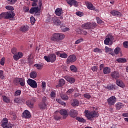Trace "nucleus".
Segmentation results:
<instances>
[{
    "instance_id": "f257e3e1",
    "label": "nucleus",
    "mask_w": 128,
    "mask_h": 128,
    "mask_svg": "<svg viewBox=\"0 0 128 128\" xmlns=\"http://www.w3.org/2000/svg\"><path fill=\"white\" fill-rule=\"evenodd\" d=\"M84 116L89 120H94V118H98L99 116L98 113L96 111L90 112L88 110H85L84 112Z\"/></svg>"
},
{
    "instance_id": "f03ea898",
    "label": "nucleus",
    "mask_w": 128,
    "mask_h": 128,
    "mask_svg": "<svg viewBox=\"0 0 128 128\" xmlns=\"http://www.w3.org/2000/svg\"><path fill=\"white\" fill-rule=\"evenodd\" d=\"M66 36L64 34L54 33L52 34L51 40L53 42H58V40H62Z\"/></svg>"
},
{
    "instance_id": "7ed1b4c3",
    "label": "nucleus",
    "mask_w": 128,
    "mask_h": 128,
    "mask_svg": "<svg viewBox=\"0 0 128 128\" xmlns=\"http://www.w3.org/2000/svg\"><path fill=\"white\" fill-rule=\"evenodd\" d=\"M42 0H39L38 4V6H35L36 7L32 8L30 10V14H38L40 10H42Z\"/></svg>"
},
{
    "instance_id": "20e7f679",
    "label": "nucleus",
    "mask_w": 128,
    "mask_h": 128,
    "mask_svg": "<svg viewBox=\"0 0 128 128\" xmlns=\"http://www.w3.org/2000/svg\"><path fill=\"white\" fill-rule=\"evenodd\" d=\"M44 58L47 62H54L56 60V56L54 54H50L48 56H44Z\"/></svg>"
},
{
    "instance_id": "39448f33",
    "label": "nucleus",
    "mask_w": 128,
    "mask_h": 128,
    "mask_svg": "<svg viewBox=\"0 0 128 128\" xmlns=\"http://www.w3.org/2000/svg\"><path fill=\"white\" fill-rule=\"evenodd\" d=\"M96 26V22H88L82 25V28L84 30H90V28H94Z\"/></svg>"
},
{
    "instance_id": "423d86ee",
    "label": "nucleus",
    "mask_w": 128,
    "mask_h": 128,
    "mask_svg": "<svg viewBox=\"0 0 128 128\" xmlns=\"http://www.w3.org/2000/svg\"><path fill=\"white\" fill-rule=\"evenodd\" d=\"M2 126L4 128H12V124L8 122V120L6 118H4L2 120Z\"/></svg>"
},
{
    "instance_id": "0eeeda50",
    "label": "nucleus",
    "mask_w": 128,
    "mask_h": 128,
    "mask_svg": "<svg viewBox=\"0 0 128 128\" xmlns=\"http://www.w3.org/2000/svg\"><path fill=\"white\" fill-rule=\"evenodd\" d=\"M27 84H28L33 88H38V83H36V80L32 79L29 78L27 80Z\"/></svg>"
},
{
    "instance_id": "6e6552de",
    "label": "nucleus",
    "mask_w": 128,
    "mask_h": 128,
    "mask_svg": "<svg viewBox=\"0 0 128 128\" xmlns=\"http://www.w3.org/2000/svg\"><path fill=\"white\" fill-rule=\"evenodd\" d=\"M116 102V98L114 96H112L107 100V102L108 106H114Z\"/></svg>"
},
{
    "instance_id": "1a4fd4ad",
    "label": "nucleus",
    "mask_w": 128,
    "mask_h": 128,
    "mask_svg": "<svg viewBox=\"0 0 128 128\" xmlns=\"http://www.w3.org/2000/svg\"><path fill=\"white\" fill-rule=\"evenodd\" d=\"M4 13L6 20H10V18H14V16H16V14L12 11L4 12Z\"/></svg>"
},
{
    "instance_id": "9d476101",
    "label": "nucleus",
    "mask_w": 128,
    "mask_h": 128,
    "mask_svg": "<svg viewBox=\"0 0 128 128\" xmlns=\"http://www.w3.org/2000/svg\"><path fill=\"white\" fill-rule=\"evenodd\" d=\"M76 60V56L75 55H70L66 59V62L68 64L74 62Z\"/></svg>"
},
{
    "instance_id": "9b49d317",
    "label": "nucleus",
    "mask_w": 128,
    "mask_h": 128,
    "mask_svg": "<svg viewBox=\"0 0 128 128\" xmlns=\"http://www.w3.org/2000/svg\"><path fill=\"white\" fill-rule=\"evenodd\" d=\"M34 102H36V99L32 98L31 100L26 101V104H27L29 108H34Z\"/></svg>"
},
{
    "instance_id": "f8f14e48",
    "label": "nucleus",
    "mask_w": 128,
    "mask_h": 128,
    "mask_svg": "<svg viewBox=\"0 0 128 128\" xmlns=\"http://www.w3.org/2000/svg\"><path fill=\"white\" fill-rule=\"evenodd\" d=\"M66 2L67 4H68L70 5V6H78V2L75 0H66Z\"/></svg>"
},
{
    "instance_id": "ddd939ff",
    "label": "nucleus",
    "mask_w": 128,
    "mask_h": 128,
    "mask_svg": "<svg viewBox=\"0 0 128 128\" xmlns=\"http://www.w3.org/2000/svg\"><path fill=\"white\" fill-rule=\"evenodd\" d=\"M14 82H15L16 84H18V82H20V85L22 86H24V79L22 78H16L14 80Z\"/></svg>"
},
{
    "instance_id": "4468645a",
    "label": "nucleus",
    "mask_w": 128,
    "mask_h": 128,
    "mask_svg": "<svg viewBox=\"0 0 128 128\" xmlns=\"http://www.w3.org/2000/svg\"><path fill=\"white\" fill-rule=\"evenodd\" d=\"M110 76L112 78H114L115 80H118V78H120V72L116 71L112 72Z\"/></svg>"
},
{
    "instance_id": "2eb2a0df",
    "label": "nucleus",
    "mask_w": 128,
    "mask_h": 128,
    "mask_svg": "<svg viewBox=\"0 0 128 128\" xmlns=\"http://www.w3.org/2000/svg\"><path fill=\"white\" fill-rule=\"evenodd\" d=\"M24 54L22 52H18V54H16L13 56V58L14 60H18L20 58H22Z\"/></svg>"
},
{
    "instance_id": "dca6fc26",
    "label": "nucleus",
    "mask_w": 128,
    "mask_h": 128,
    "mask_svg": "<svg viewBox=\"0 0 128 128\" xmlns=\"http://www.w3.org/2000/svg\"><path fill=\"white\" fill-rule=\"evenodd\" d=\"M86 4L88 10H95V12H98V9H96V8L92 4V3L88 2Z\"/></svg>"
},
{
    "instance_id": "f3484780",
    "label": "nucleus",
    "mask_w": 128,
    "mask_h": 128,
    "mask_svg": "<svg viewBox=\"0 0 128 128\" xmlns=\"http://www.w3.org/2000/svg\"><path fill=\"white\" fill-rule=\"evenodd\" d=\"M22 116L25 118H30L31 116L30 112L28 110H25L22 113Z\"/></svg>"
},
{
    "instance_id": "a211bd4d",
    "label": "nucleus",
    "mask_w": 128,
    "mask_h": 128,
    "mask_svg": "<svg viewBox=\"0 0 128 128\" xmlns=\"http://www.w3.org/2000/svg\"><path fill=\"white\" fill-rule=\"evenodd\" d=\"M63 14L64 11H62V8H57L55 10V14L58 16H62V14Z\"/></svg>"
},
{
    "instance_id": "6ab92c4d",
    "label": "nucleus",
    "mask_w": 128,
    "mask_h": 128,
    "mask_svg": "<svg viewBox=\"0 0 128 128\" xmlns=\"http://www.w3.org/2000/svg\"><path fill=\"white\" fill-rule=\"evenodd\" d=\"M64 78L67 80V82H68L70 84H74V82H76V80L74 78L70 77V76H64Z\"/></svg>"
},
{
    "instance_id": "aec40b11",
    "label": "nucleus",
    "mask_w": 128,
    "mask_h": 128,
    "mask_svg": "<svg viewBox=\"0 0 128 128\" xmlns=\"http://www.w3.org/2000/svg\"><path fill=\"white\" fill-rule=\"evenodd\" d=\"M52 20L56 26H60V20L58 17H55L52 18Z\"/></svg>"
},
{
    "instance_id": "412c9836",
    "label": "nucleus",
    "mask_w": 128,
    "mask_h": 128,
    "mask_svg": "<svg viewBox=\"0 0 128 128\" xmlns=\"http://www.w3.org/2000/svg\"><path fill=\"white\" fill-rule=\"evenodd\" d=\"M110 14L114 16H122V14L120 12L116 10H112L110 12Z\"/></svg>"
},
{
    "instance_id": "4be33fe9",
    "label": "nucleus",
    "mask_w": 128,
    "mask_h": 128,
    "mask_svg": "<svg viewBox=\"0 0 128 128\" xmlns=\"http://www.w3.org/2000/svg\"><path fill=\"white\" fill-rule=\"evenodd\" d=\"M60 114L63 116V118H66L68 116V111L66 109L61 110L60 111Z\"/></svg>"
},
{
    "instance_id": "5701e85b",
    "label": "nucleus",
    "mask_w": 128,
    "mask_h": 128,
    "mask_svg": "<svg viewBox=\"0 0 128 128\" xmlns=\"http://www.w3.org/2000/svg\"><path fill=\"white\" fill-rule=\"evenodd\" d=\"M78 112L74 110H71L70 112V116L72 118H76V116Z\"/></svg>"
},
{
    "instance_id": "b1692460",
    "label": "nucleus",
    "mask_w": 128,
    "mask_h": 128,
    "mask_svg": "<svg viewBox=\"0 0 128 128\" xmlns=\"http://www.w3.org/2000/svg\"><path fill=\"white\" fill-rule=\"evenodd\" d=\"M38 108L40 110H46V104L44 102H41L38 104Z\"/></svg>"
},
{
    "instance_id": "393cba45",
    "label": "nucleus",
    "mask_w": 128,
    "mask_h": 128,
    "mask_svg": "<svg viewBox=\"0 0 128 128\" xmlns=\"http://www.w3.org/2000/svg\"><path fill=\"white\" fill-rule=\"evenodd\" d=\"M30 76L31 78H36L38 76V73L36 72L32 71L30 72Z\"/></svg>"
},
{
    "instance_id": "a878e982",
    "label": "nucleus",
    "mask_w": 128,
    "mask_h": 128,
    "mask_svg": "<svg viewBox=\"0 0 128 128\" xmlns=\"http://www.w3.org/2000/svg\"><path fill=\"white\" fill-rule=\"evenodd\" d=\"M103 72L104 74H108L110 73V68L108 67H105L103 68Z\"/></svg>"
},
{
    "instance_id": "bb28decb",
    "label": "nucleus",
    "mask_w": 128,
    "mask_h": 128,
    "mask_svg": "<svg viewBox=\"0 0 128 128\" xmlns=\"http://www.w3.org/2000/svg\"><path fill=\"white\" fill-rule=\"evenodd\" d=\"M124 104L120 102L116 104V110H120V108H124Z\"/></svg>"
},
{
    "instance_id": "cd10ccee",
    "label": "nucleus",
    "mask_w": 128,
    "mask_h": 128,
    "mask_svg": "<svg viewBox=\"0 0 128 128\" xmlns=\"http://www.w3.org/2000/svg\"><path fill=\"white\" fill-rule=\"evenodd\" d=\"M116 84L117 86H120V88H124V84L120 80H117L116 81Z\"/></svg>"
},
{
    "instance_id": "c85d7f7f",
    "label": "nucleus",
    "mask_w": 128,
    "mask_h": 128,
    "mask_svg": "<svg viewBox=\"0 0 128 128\" xmlns=\"http://www.w3.org/2000/svg\"><path fill=\"white\" fill-rule=\"evenodd\" d=\"M78 104H80V102L76 99H74L72 103V106H78Z\"/></svg>"
},
{
    "instance_id": "c756f323",
    "label": "nucleus",
    "mask_w": 128,
    "mask_h": 128,
    "mask_svg": "<svg viewBox=\"0 0 128 128\" xmlns=\"http://www.w3.org/2000/svg\"><path fill=\"white\" fill-rule=\"evenodd\" d=\"M70 70L72 72H78V68H76V66L74 65L70 66Z\"/></svg>"
},
{
    "instance_id": "7c9ffc66",
    "label": "nucleus",
    "mask_w": 128,
    "mask_h": 128,
    "mask_svg": "<svg viewBox=\"0 0 128 128\" xmlns=\"http://www.w3.org/2000/svg\"><path fill=\"white\" fill-rule=\"evenodd\" d=\"M116 62H119L120 64H124V62H126V58H119L116 59Z\"/></svg>"
},
{
    "instance_id": "2f4dec72",
    "label": "nucleus",
    "mask_w": 128,
    "mask_h": 128,
    "mask_svg": "<svg viewBox=\"0 0 128 128\" xmlns=\"http://www.w3.org/2000/svg\"><path fill=\"white\" fill-rule=\"evenodd\" d=\"M66 84V81L64 79H60L59 81V84L57 85L56 88H59V86H62Z\"/></svg>"
},
{
    "instance_id": "473e14b6",
    "label": "nucleus",
    "mask_w": 128,
    "mask_h": 128,
    "mask_svg": "<svg viewBox=\"0 0 128 128\" xmlns=\"http://www.w3.org/2000/svg\"><path fill=\"white\" fill-rule=\"evenodd\" d=\"M2 100L6 104H8L10 102V98L8 97H7L6 96H2Z\"/></svg>"
},
{
    "instance_id": "72a5a7b5",
    "label": "nucleus",
    "mask_w": 128,
    "mask_h": 128,
    "mask_svg": "<svg viewBox=\"0 0 128 128\" xmlns=\"http://www.w3.org/2000/svg\"><path fill=\"white\" fill-rule=\"evenodd\" d=\"M60 30L63 32H68L70 30V28L66 26H62L60 27Z\"/></svg>"
},
{
    "instance_id": "f704fd0d",
    "label": "nucleus",
    "mask_w": 128,
    "mask_h": 128,
    "mask_svg": "<svg viewBox=\"0 0 128 128\" xmlns=\"http://www.w3.org/2000/svg\"><path fill=\"white\" fill-rule=\"evenodd\" d=\"M34 66H36L37 70H40L42 69V68H44V65L42 64H36L34 65Z\"/></svg>"
},
{
    "instance_id": "c9c22d12",
    "label": "nucleus",
    "mask_w": 128,
    "mask_h": 128,
    "mask_svg": "<svg viewBox=\"0 0 128 128\" xmlns=\"http://www.w3.org/2000/svg\"><path fill=\"white\" fill-rule=\"evenodd\" d=\"M28 30V26H24L20 28V30H21V32H26V30Z\"/></svg>"
},
{
    "instance_id": "e433bc0d",
    "label": "nucleus",
    "mask_w": 128,
    "mask_h": 128,
    "mask_svg": "<svg viewBox=\"0 0 128 128\" xmlns=\"http://www.w3.org/2000/svg\"><path fill=\"white\" fill-rule=\"evenodd\" d=\"M106 88H107V90H115L116 88V85H110V86H108L106 87Z\"/></svg>"
},
{
    "instance_id": "4c0bfd02",
    "label": "nucleus",
    "mask_w": 128,
    "mask_h": 128,
    "mask_svg": "<svg viewBox=\"0 0 128 128\" xmlns=\"http://www.w3.org/2000/svg\"><path fill=\"white\" fill-rule=\"evenodd\" d=\"M76 120L79 122H86V120H84V118H82L80 117H77L76 118Z\"/></svg>"
},
{
    "instance_id": "58836bf2",
    "label": "nucleus",
    "mask_w": 128,
    "mask_h": 128,
    "mask_svg": "<svg viewBox=\"0 0 128 128\" xmlns=\"http://www.w3.org/2000/svg\"><path fill=\"white\" fill-rule=\"evenodd\" d=\"M68 54L65 52H62L60 54V58H68Z\"/></svg>"
},
{
    "instance_id": "ea45409f",
    "label": "nucleus",
    "mask_w": 128,
    "mask_h": 128,
    "mask_svg": "<svg viewBox=\"0 0 128 128\" xmlns=\"http://www.w3.org/2000/svg\"><path fill=\"white\" fill-rule=\"evenodd\" d=\"M61 98L64 100H68V96L66 94H62L61 95Z\"/></svg>"
},
{
    "instance_id": "a19ab883",
    "label": "nucleus",
    "mask_w": 128,
    "mask_h": 128,
    "mask_svg": "<svg viewBox=\"0 0 128 128\" xmlns=\"http://www.w3.org/2000/svg\"><path fill=\"white\" fill-rule=\"evenodd\" d=\"M94 52H98V54H102V50L98 48H94Z\"/></svg>"
},
{
    "instance_id": "79ce46f5",
    "label": "nucleus",
    "mask_w": 128,
    "mask_h": 128,
    "mask_svg": "<svg viewBox=\"0 0 128 128\" xmlns=\"http://www.w3.org/2000/svg\"><path fill=\"white\" fill-rule=\"evenodd\" d=\"M110 38H106L104 40V44L108 45V44H110Z\"/></svg>"
},
{
    "instance_id": "37998d69",
    "label": "nucleus",
    "mask_w": 128,
    "mask_h": 128,
    "mask_svg": "<svg viewBox=\"0 0 128 128\" xmlns=\"http://www.w3.org/2000/svg\"><path fill=\"white\" fill-rule=\"evenodd\" d=\"M4 71L0 70V80H4Z\"/></svg>"
},
{
    "instance_id": "c03bdc74",
    "label": "nucleus",
    "mask_w": 128,
    "mask_h": 128,
    "mask_svg": "<svg viewBox=\"0 0 128 128\" xmlns=\"http://www.w3.org/2000/svg\"><path fill=\"white\" fill-rule=\"evenodd\" d=\"M30 21L32 24H34V23L36 22V18L34 16H31L30 18Z\"/></svg>"
},
{
    "instance_id": "a18cd8bd",
    "label": "nucleus",
    "mask_w": 128,
    "mask_h": 128,
    "mask_svg": "<svg viewBox=\"0 0 128 128\" xmlns=\"http://www.w3.org/2000/svg\"><path fill=\"white\" fill-rule=\"evenodd\" d=\"M6 10H14V7L10 6H6Z\"/></svg>"
},
{
    "instance_id": "49530a36",
    "label": "nucleus",
    "mask_w": 128,
    "mask_h": 128,
    "mask_svg": "<svg viewBox=\"0 0 128 128\" xmlns=\"http://www.w3.org/2000/svg\"><path fill=\"white\" fill-rule=\"evenodd\" d=\"M120 48H116L114 49V52L116 54H120Z\"/></svg>"
},
{
    "instance_id": "de8ad7c7",
    "label": "nucleus",
    "mask_w": 128,
    "mask_h": 128,
    "mask_svg": "<svg viewBox=\"0 0 128 128\" xmlns=\"http://www.w3.org/2000/svg\"><path fill=\"white\" fill-rule=\"evenodd\" d=\"M84 96L85 98H86L87 100H90V98H92L90 95V94L88 93L84 94Z\"/></svg>"
},
{
    "instance_id": "09e8293b",
    "label": "nucleus",
    "mask_w": 128,
    "mask_h": 128,
    "mask_svg": "<svg viewBox=\"0 0 128 128\" xmlns=\"http://www.w3.org/2000/svg\"><path fill=\"white\" fill-rule=\"evenodd\" d=\"M74 92V88L69 89L66 92V94H72V92Z\"/></svg>"
},
{
    "instance_id": "8fccbe9b",
    "label": "nucleus",
    "mask_w": 128,
    "mask_h": 128,
    "mask_svg": "<svg viewBox=\"0 0 128 128\" xmlns=\"http://www.w3.org/2000/svg\"><path fill=\"white\" fill-rule=\"evenodd\" d=\"M83 41H84V39L82 38L78 39L75 42V44H80V42H83Z\"/></svg>"
},
{
    "instance_id": "3c124183",
    "label": "nucleus",
    "mask_w": 128,
    "mask_h": 128,
    "mask_svg": "<svg viewBox=\"0 0 128 128\" xmlns=\"http://www.w3.org/2000/svg\"><path fill=\"white\" fill-rule=\"evenodd\" d=\"M112 48H110L108 46L105 47V52H112Z\"/></svg>"
},
{
    "instance_id": "603ef678",
    "label": "nucleus",
    "mask_w": 128,
    "mask_h": 128,
    "mask_svg": "<svg viewBox=\"0 0 128 128\" xmlns=\"http://www.w3.org/2000/svg\"><path fill=\"white\" fill-rule=\"evenodd\" d=\"M20 94H22V91H20V90H17L15 92V96H20Z\"/></svg>"
},
{
    "instance_id": "864d4df0",
    "label": "nucleus",
    "mask_w": 128,
    "mask_h": 128,
    "mask_svg": "<svg viewBox=\"0 0 128 128\" xmlns=\"http://www.w3.org/2000/svg\"><path fill=\"white\" fill-rule=\"evenodd\" d=\"M8 2H10V4H14L18 0H7Z\"/></svg>"
},
{
    "instance_id": "5fc2aeb1",
    "label": "nucleus",
    "mask_w": 128,
    "mask_h": 128,
    "mask_svg": "<svg viewBox=\"0 0 128 128\" xmlns=\"http://www.w3.org/2000/svg\"><path fill=\"white\" fill-rule=\"evenodd\" d=\"M76 14L78 16H84V13L80 12H76Z\"/></svg>"
},
{
    "instance_id": "6e6d98bb",
    "label": "nucleus",
    "mask_w": 128,
    "mask_h": 128,
    "mask_svg": "<svg viewBox=\"0 0 128 128\" xmlns=\"http://www.w3.org/2000/svg\"><path fill=\"white\" fill-rule=\"evenodd\" d=\"M5 60H6V59L4 58H2L1 59V60H0V64H1V66H4Z\"/></svg>"
},
{
    "instance_id": "4d7b16f0",
    "label": "nucleus",
    "mask_w": 128,
    "mask_h": 128,
    "mask_svg": "<svg viewBox=\"0 0 128 128\" xmlns=\"http://www.w3.org/2000/svg\"><path fill=\"white\" fill-rule=\"evenodd\" d=\"M96 20L98 24H102V20L98 17L96 18Z\"/></svg>"
},
{
    "instance_id": "13d9d810",
    "label": "nucleus",
    "mask_w": 128,
    "mask_h": 128,
    "mask_svg": "<svg viewBox=\"0 0 128 128\" xmlns=\"http://www.w3.org/2000/svg\"><path fill=\"white\" fill-rule=\"evenodd\" d=\"M12 53L13 54H16V48H12Z\"/></svg>"
},
{
    "instance_id": "bf43d9fd",
    "label": "nucleus",
    "mask_w": 128,
    "mask_h": 128,
    "mask_svg": "<svg viewBox=\"0 0 128 128\" xmlns=\"http://www.w3.org/2000/svg\"><path fill=\"white\" fill-rule=\"evenodd\" d=\"M50 96L52 98H56V93L54 92H51Z\"/></svg>"
},
{
    "instance_id": "052dcab7",
    "label": "nucleus",
    "mask_w": 128,
    "mask_h": 128,
    "mask_svg": "<svg viewBox=\"0 0 128 128\" xmlns=\"http://www.w3.org/2000/svg\"><path fill=\"white\" fill-rule=\"evenodd\" d=\"M6 18V16H5V13L4 12H2L1 14H0V18Z\"/></svg>"
},
{
    "instance_id": "680f3d73",
    "label": "nucleus",
    "mask_w": 128,
    "mask_h": 128,
    "mask_svg": "<svg viewBox=\"0 0 128 128\" xmlns=\"http://www.w3.org/2000/svg\"><path fill=\"white\" fill-rule=\"evenodd\" d=\"M91 70H92V72H96V70H98V67L94 66L91 68Z\"/></svg>"
},
{
    "instance_id": "e2e57ef3",
    "label": "nucleus",
    "mask_w": 128,
    "mask_h": 128,
    "mask_svg": "<svg viewBox=\"0 0 128 128\" xmlns=\"http://www.w3.org/2000/svg\"><path fill=\"white\" fill-rule=\"evenodd\" d=\"M124 48H128V42H126L123 43Z\"/></svg>"
},
{
    "instance_id": "0e129e2a",
    "label": "nucleus",
    "mask_w": 128,
    "mask_h": 128,
    "mask_svg": "<svg viewBox=\"0 0 128 128\" xmlns=\"http://www.w3.org/2000/svg\"><path fill=\"white\" fill-rule=\"evenodd\" d=\"M42 89L43 90H46V82H42Z\"/></svg>"
},
{
    "instance_id": "69168bd1",
    "label": "nucleus",
    "mask_w": 128,
    "mask_h": 128,
    "mask_svg": "<svg viewBox=\"0 0 128 128\" xmlns=\"http://www.w3.org/2000/svg\"><path fill=\"white\" fill-rule=\"evenodd\" d=\"M29 8L28 7H25L24 8V12H28L29 10Z\"/></svg>"
},
{
    "instance_id": "338daca9",
    "label": "nucleus",
    "mask_w": 128,
    "mask_h": 128,
    "mask_svg": "<svg viewBox=\"0 0 128 128\" xmlns=\"http://www.w3.org/2000/svg\"><path fill=\"white\" fill-rule=\"evenodd\" d=\"M46 22H50V16H48L46 19Z\"/></svg>"
},
{
    "instance_id": "774afa93",
    "label": "nucleus",
    "mask_w": 128,
    "mask_h": 128,
    "mask_svg": "<svg viewBox=\"0 0 128 128\" xmlns=\"http://www.w3.org/2000/svg\"><path fill=\"white\" fill-rule=\"evenodd\" d=\"M80 96V94L78 93H75L74 95V98H78V96Z\"/></svg>"
}]
</instances>
